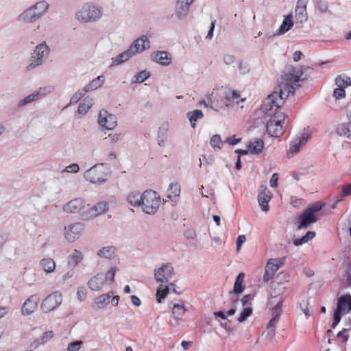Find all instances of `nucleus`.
Instances as JSON below:
<instances>
[{"label": "nucleus", "mask_w": 351, "mask_h": 351, "mask_svg": "<svg viewBox=\"0 0 351 351\" xmlns=\"http://www.w3.org/2000/svg\"><path fill=\"white\" fill-rule=\"evenodd\" d=\"M302 66L289 67L278 80V86L275 90L264 101L263 112L271 117L267 123V133L274 137H279L284 134L285 125L288 124L287 116L278 110L284 104L290 95L295 93V86L298 83L306 80Z\"/></svg>", "instance_id": "obj_1"}, {"label": "nucleus", "mask_w": 351, "mask_h": 351, "mask_svg": "<svg viewBox=\"0 0 351 351\" xmlns=\"http://www.w3.org/2000/svg\"><path fill=\"white\" fill-rule=\"evenodd\" d=\"M150 48V42L147 37L143 35L134 40L129 48L121 53L112 58V65L117 66L123 64L134 56L141 53Z\"/></svg>", "instance_id": "obj_2"}, {"label": "nucleus", "mask_w": 351, "mask_h": 351, "mask_svg": "<svg viewBox=\"0 0 351 351\" xmlns=\"http://www.w3.org/2000/svg\"><path fill=\"white\" fill-rule=\"evenodd\" d=\"M103 15L104 8L101 5L86 2L76 11L75 19L80 23H93L99 21Z\"/></svg>", "instance_id": "obj_3"}, {"label": "nucleus", "mask_w": 351, "mask_h": 351, "mask_svg": "<svg viewBox=\"0 0 351 351\" xmlns=\"http://www.w3.org/2000/svg\"><path fill=\"white\" fill-rule=\"evenodd\" d=\"M111 176V171L104 163H98L84 171L83 177L87 182L104 184Z\"/></svg>", "instance_id": "obj_4"}, {"label": "nucleus", "mask_w": 351, "mask_h": 351, "mask_svg": "<svg viewBox=\"0 0 351 351\" xmlns=\"http://www.w3.org/2000/svg\"><path fill=\"white\" fill-rule=\"evenodd\" d=\"M118 271L117 267H112L107 272H99L92 276L88 281V288L93 291H100L107 285H112Z\"/></svg>", "instance_id": "obj_5"}, {"label": "nucleus", "mask_w": 351, "mask_h": 351, "mask_svg": "<svg viewBox=\"0 0 351 351\" xmlns=\"http://www.w3.org/2000/svg\"><path fill=\"white\" fill-rule=\"evenodd\" d=\"M323 204L316 202L310 205L307 208L303 210L300 215V224L298 229L306 228L311 224L315 223L319 220L318 213L322 209Z\"/></svg>", "instance_id": "obj_6"}, {"label": "nucleus", "mask_w": 351, "mask_h": 351, "mask_svg": "<svg viewBox=\"0 0 351 351\" xmlns=\"http://www.w3.org/2000/svg\"><path fill=\"white\" fill-rule=\"evenodd\" d=\"M160 205V197L152 190L145 191L142 193L141 208L149 215L154 214Z\"/></svg>", "instance_id": "obj_7"}, {"label": "nucleus", "mask_w": 351, "mask_h": 351, "mask_svg": "<svg viewBox=\"0 0 351 351\" xmlns=\"http://www.w3.org/2000/svg\"><path fill=\"white\" fill-rule=\"evenodd\" d=\"M50 49L45 42L38 45L32 53L27 69L30 71L43 64L49 55Z\"/></svg>", "instance_id": "obj_8"}, {"label": "nucleus", "mask_w": 351, "mask_h": 351, "mask_svg": "<svg viewBox=\"0 0 351 351\" xmlns=\"http://www.w3.org/2000/svg\"><path fill=\"white\" fill-rule=\"evenodd\" d=\"M351 311V295L346 294L339 298L337 307L334 312L333 328L340 322L342 315L348 313Z\"/></svg>", "instance_id": "obj_9"}, {"label": "nucleus", "mask_w": 351, "mask_h": 351, "mask_svg": "<svg viewBox=\"0 0 351 351\" xmlns=\"http://www.w3.org/2000/svg\"><path fill=\"white\" fill-rule=\"evenodd\" d=\"M62 300V293L58 291H54L43 299L40 304V310L44 313H48L60 306Z\"/></svg>", "instance_id": "obj_10"}, {"label": "nucleus", "mask_w": 351, "mask_h": 351, "mask_svg": "<svg viewBox=\"0 0 351 351\" xmlns=\"http://www.w3.org/2000/svg\"><path fill=\"white\" fill-rule=\"evenodd\" d=\"M84 230V225L81 222L69 223L64 227V239L69 243L80 239Z\"/></svg>", "instance_id": "obj_11"}, {"label": "nucleus", "mask_w": 351, "mask_h": 351, "mask_svg": "<svg viewBox=\"0 0 351 351\" xmlns=\"http://www.w3.org/2000/svg\"><path fill=\"white\" fill-rule=\"evenodd\" d=\"M97 123L102 129L112 130L117 126V118L114 114L102 109L99 112Z\"/></svg>", "instance_id": "obj_12"}, {"label": "nucleus", "mask_w": 351, "mask_h": 351, "mask_svg": "<svg viewBox=\"0 0 351 351\" xmlns=\"http://www.w3.org/2000/svg\"><path fill=\"white\" fill-rule=\"evenodd\" d=\"M173 267L171 264H164L154 270V279L157 282L172 285L169 282L173 275Z\"/></svg>", "instance_id": "obj_13"}, {"label": "nucleus", "mask_w": 351, "mask_h": 351, "mask_svg": "<svg viewBox=\"0 0 351 351\" xmlns=\"http://www.w3.org/2000/svg\"><path fill=\"white\" fill-rule=\"evenodd\" d=\"M86 206V199L75 197L62 206V211L66 214H77L83 212Z\"/></svg>", "instance_id": "obj_14"}, {"label": "nucleus", "mask_w": 351, "mask_h": 351, "mask_svg": "<svg viewBox=\"0 0 351 351\" xmlns=\"http://www.w3.org/2000/svg\"><path fill=\"white\" fill-rule=\"evenodd\" d=\"M108 209V204L106 202H99L93 206L88 208L81 213V219L88 221L92 219L99 215L106 212Z\"/></svg>", "instance_id": "obj_15"}, {"label": "nucleus", "mask_w": 351, "mask_h": 351, "mask_svg": "<svg viewBox=\"0 0 351 351\" xmlns=\"http://www.w3.org/2000/svg\"><path fill=\"white\" fill-rule=\"evenodd\" d=\"M289 280V276L285 272L279 273L277 275L276 280L271 283V295H279L280 293H283L288 287Z\"/></svg>", "instance_id": "obj_16"}, {"label": "nucleus", "mask_w": 351, "mask_h": 351, "mask_svg": "<svg viewBox=\"0 0 351 351\" xmlns=\"http://www.w3.org/2000/svg\"><path fill=\"white\" fill-rule=\"evenodd\" d=\"M195 0H176L174 7L175 16L178 21L184 20L190 10V7Z\"/></svg>", "instance_id": "obj_17"}, {"label": "nucleus", "mask_w": 351, "mask_h": 351, "mask_svg": "<svg viewBox=\"0 0 351 351\" xmlns=\"http://www.w3.org/2000/svg\"><path fill=\"white\" fill-rule=\"evenodd\" d=\"M310 138V134L307 132L303 133L301 136L295 138L291 143L287 155L288 158L293 157L295 154L298 153L302 146L306 145Z\"/></svg>", "instance_id": "obj_18"}, {"label": "nucleus", "mask_w": 351, "mask_h": 351, "mask_svg": "<svg viewBox=\"0 0 351 351\" xmlns=\"http://www.w3.org/2000/svg\"><path fill=\"white\" fill-rule=\"evenodd\" d=\"M40 297L38 294L30 295L22 305L21 313L23 316H28L34 313L38 306Z\"/></svg>", "instance_id": "obj_19"}, {"label": "nucleus", "mask_w": 351, "mask_h": 351, "mask_svg": "<svg viewBox=\"0 0 351 351\" xmlns=\"http://www.w3.org/2000/svg\"><path fill=\"white\" fill-rule=\"evenodd\" d=\"M272 197V193L269 189L264 185H262L259 188V192L258 195V202L261 210L265 213L269 210V202Z\"/></svg>", "instance_id": "obj_20"}, {"label": "nucleus", "mask_w": 351, "mask_h": 351, "mask_svg": "<svg viewBox=\"0 0 351 351\" xmlns=\"http://www.w3.org/2000/svg\"><path fill=\"white\" fill-rule=\"evenodd\" d=\"M186 311V308L183 303L173 304L171 311L172 319L169 321V325L171 328H176L180 325L182 316Z\"/></svg>", "instance_id": "obj_21"}, {"label": "nucleus", "mask_w": 351, "mask_h": 351, "mask_svg": "<svg viewBox=\"0 0 351 351\" xmlns=\"http://www.w3.org/2000/svg\"><path fill=\"white\" fill-rule=\"evenodd\" d=\"M307 2L308 0H298L295 9V19L296 23L303 24L307 21Z\"/></svg>", "instance_id": "obj_22"}, {"label": "nucleus", "mask_w": 351, "mask_h": 351, "mask_svg": "<svg viewBox=\"0 0 351 351\" xmlns=\"http://www.w3.org/2000/svg\"><path fill=\"white\" fill-rule=\"evenodd\" d=\"M283 300L280 297L276 295H272L270 298L268 306L269 309L271 311V315L273 317H278V319L280 317L282 313V306Z\"/></svg>", "instance_id": "obj_23"}, {"label": "nucleus", "mask_w": 351, "mask_h": 351, "mask_svg": "<svg viewBox=\"0 0 351 351\" xmlns=\"http://www.w3.org/2000/svg\"><path fill=\"white\" fill-rule=\"evenodd\" d=\"M35 14L38 20L41 19L49 10V3L45 0H41L29 6Z\"/></svg>", "instance_id": "obj_24"}, {"label": "nucleus", "mask_w": 351, "mask_h": 351, "mask_svg": "<svg viewBox=\"0 0 351 351\" xmlns=\"http://www.w3.org/2000/svg\"><path fill=\"white\" fill-rule=\"evenodd\" d=\"M279 261L278 259H269L265 269V274L263 276V280L267 282L271 280L279 269Z\"/></svg>", "instance_id": "obj_25"}, {"label": "nucleus", "mask_w": 351, "mask_h": 351, "mask_svg": "<svg viewBox=\"0 0 351 351\" xmlns=\"http://www.w3.org/2000/svg\"><path fill=\"white\" fill-rule=\"evenodd\" d=\"M38 21L35 14L29 7L20 13L16 17V21L21 24H32Z\"/></svg>", "instance_id": "obj_26"}, {"label": "nucleus", "mask_w": 351, "mask_h": 351, "mask_svg": "<svg viewBox=\"0 0 351 351\" xmlns=\"http://www.w3.org/2000/svg\"><path fill=\"white\" fill-rule=\"evenodd\" d=\"M152 60L162 65L169 66L171 63V57L168 52L165 51H158L152 53Z\"/></svg>", "instance_id": "obj_27"}, {"label": "nucleus", "mask_w": 351, "mask_h": 351, "mask_svg": "<svg viewBox=\"0 0 351 351\" xmlns=\"http://www.w3.org/2000/svg\"><path fill=\"white\" fill-rule=\"evenodd\" d=\"M293 17L292 14L284 16L282 23L276 32L277 36H281L289 32L293 27Z\"/></svg>", "instance_id": "obj_28"}, {"label": "nucleus", "mask_w": 351, "mask_h": 351, "mask_svg": "<svg viewBox=\"0 0 351 351\" xmlns=\"http://www.w3.org/2000/svg\"><path fill=\"white\" fill-rule=\"evenodd\" d=\"M54 337V332L53 330H47L43 333L40 338L34 339L31 343L30 347L36 349L41 345H45Z\"/></svg>", "instance_id": "obj_29"}, {"label": "nucleus", "mask_w": 351, "mask_h": 351, "mask_svg": "<svg viewBox=\"0 0 351 351\" xmlns=\"http://www.w3.org/2000/svg\"><path fill=\"white\" fill-rule=\"evenodd\" d=\"M84 259L82 252L77 249H74L69 255L67 264L72 267H76Z\"/></svg>", "instance_id": "obj_30"}, {"label": "nucleus", "mask_w": 351, "mask_h": 351, "mask_svg": "<svg viewBox=\"0 0 351 351\" xmlns=\"http://www.w3.org/2000/svg\"><path fill=\"white\" fill-rule=\"evenodd\" d=\"M264 147V142L261 138L251 139L247 145L249 152L252 154H260Z\"/></svg>", "instance_id": "obj_31"}, {"label": "nucleus", "mask_w": 351, "mask_h": 351, "mask_svg": "<svg viewBox=\"0 0 351 351\" xmlns=\"http://www.w3.org/2000/svg\"><path fill=\"white\" fill-rule=\"evenodd\" d=\"M116 247L112 245L101 247L97 252V255L101 258L112 259L116 254Z\"/></svg>", "instance_id": "obj_32"}, {"label": "nucleus", "mask_w": 351, "mask_h": 351, "mask_svg": "<svg viewBox=\"0 0 351 351\" xmlns=\"http://www.w3.org/2000/svg\"><path fill=\"white\" fill-rule=\"evenodd\" d=\"M93 104H94L93 98L90 97L89 96H87L86 97H85V99L83 100V101L80 104L78 108H77V113L84 116L91 108V107L93 106Z\"/></svg>", "instance_id": "obj_33"}, {"label": "nucleus", "mask_w": 351, "mask_h": 351, "mask_svg": "<svg viewBox=\"0 0 351 351\" xmlns=\"http://www.w3.org/2000/svg\"><path fill=\"white\" fill-rule=\"evenodd\" d=\"M113 295V291L102 294L95 299V304L97 308L100 309L106 307L110 303V299Z\"/></svg>", "instance_id": "obj_34"}, {"label": "nucleus", "mask_w": 351, "mask_h": 351, "mask_svg": "<svg viewBox=\"0 0 351 351\" xmlns=\"http://www.w3.org/2000/svg\"><path fill=\"white\" fill-rule=\"evenodd\" d=\"M336 133L339 136L351 139V122L339 125L336 129Z\"/></svg>", "instance_id": "obj_35"}, {"label": "nucleus", "mask_w": 351, "mask_h": 351, "mask_svg": "<svg viewBox=\"0 0 351 351\" xmlns=\"http://www.w3.org/2000/svg\"><path fill=\"white\" fill-rule=\"evenodd\" d=\"M180 186L177 182H172L169 184L167 191V197L170 199H174L180 195Z\"/></svg>", "instance_id": "obj_36"}, {"label": "nucleus", "mask_w": 351, "mask_h": 351, "mask_svg": "<svg viewBox=\"0 0 351 351\" xmlns=\"http://www.w3.org/2000/svg\"><path fill=\"white\" fill-rule=\"evenodd\" d=\"M186 117L189 119L191 125L193 128L196 127L195 122L203 118L204 114L200 110H195L193 111L188 112Z\"/></svg>", "instance_id": "obj_37"}, {"label": "nucleus", "mask_w": 351, "mask_h": 351, "mask_svg": "<svg viewBox=\"0 0 351 351\" xmlns=\"http://www.w3.org/2000/svg\"><path fill=\"white\" fill-rule=\"evenodd\" d=\"M40 265L47 273H51L56 268L55 261L49 257L43 258L40 262Z\"/></svg>", "instance_id": "obj_38"}, {"label": "nucleus", "mask_w": 351, "mask_h": 351, "mask_svg": "<svg viewBox=\"0 0 351 351\" xmlns=\"http://www.w3.org/2000/svg\"><path fill=\"white\" fill-rule=\"evenodd\" d=\"M142 194L136 192L130 193L127 197L128 203L134 207L141 206Z\"/></svg>", "instance_id": "obj_39"}, {"label": "nucleus", "mask_w": 351, "mask_h": 351, "mask_svg": "<svg viewBox=\"0 0 351 351\" xmlns=\"http://www.w3.org/2000/svg\"><path fill=\"white\" fill-rule=\"evenodd\" d=\"M335 83L337 87L345 90L351 85V79L345 75H339L336 78Z\"/></svg>", "instance_id": "obj_40"}, {"label": "nucleus", "mask_w": 351, "mask_h": 351, "mask_svg": "<svg viewBox=\"0 0 351 351\" xmlns=\"http://www.w3.org/2000/svg\"><path fill=\"white\" fill-rule=\"evenodd\" d=\"M223 143L219 134L213 135L210 140V145L215 152L221 149Z\"/></svg>", "instance_id": "obj_41"}, {"label": "nucleus", "mask_w": 351, "mask_h": 351, "mask_svg": "<svg viewBox=\"0 0 351 351\" xmlns=\"http://www.w3.org/2000/svg\"><path fill=\"white\" fill-rule=\"evenodd\" d=\"M150 75V72L147 70L141 71L133 76L132 82L133 83H143L149 77Z\"/></svg>", "instance_id": "obj_42"}, {"label": "nucleus", "mask_w": 351, "mask_h": 351, "mask_svg": "<svg viewBox=\"0 0 351 351\" xmlns=\"http://www.w3.org/2000/svg\"><path fill=\"white\" fill-rule=\"evenodd\" d=\"M105 82V77L104 75H99L97 77L93 80L87 86L88 90H96L103 85Z\"/></svg>", "instance_id": "obj_43"}, {"label": "nucleus", "mask_w": 351, "mask_h": 351, "mask_svg": "<svg viewBox=\"0 0 351 351\" xmlns=\"http://www.w3.org/2000/svg\"><path fill=\"white\" fill-rule=\"evenodd\" d=\"M315 236V232L313 231H308L304 236L301 239H297L293 240V244L295 246H299L302 244L307 243L311 239H313Z\"/></svg>", "instance_id": "obj_44"}, {"label": "nucleus", "mask_w": 351, "mask_h": 351, "mask_svg": "<svg viewBox=\"0 0 351 351\" xmlns=\"http://www.w3.org/2000/svg\"><path fill=\"white\" fill-rule=\"evenodd\" d=\"M245 277V274L243 273H240L235 280L234 285V289L233 292L235 293H241L243 291V288L242 286L243 279Z\"/></svg>", "instance_id": "obj_45"}, {"label": "nucleus", "mask_w": 351, "mask_h": 351, "mask_svg": "<svg viewBox=\"0 0 351 351\" xmlns=\"http://www.w3.org/2000/svg\"><path fill=\"white\" fill-rule=\"evenodd\" d=\"M38 99H39V98H38V95H36V92L34 91L32 94L25 97L24 99H21L19 102L18 106H19V107H23V106L27 105L34 101H36Z\"/></svg>", "instance_id": "obj_46"}, {"label": "nucleus", "mask_w": 351, "mask_h": 351, "mask_svg": "<svg viewBox=\"0 0 351 351\" xmlns=\"http://www.w3.org/2000/svg\"><path fill=\"white\" fill-rule=\"evenodd\" d=\"M252 313V308L251 306L243 307V311L239 315L237 320L239 322H245Z\"/></svg>", "instance_id": "obj_47"}, {"label": "nucleus", "mask_w": 351, "mask_h": 351, "mask_svg": "<svg viewBox=\"0 0 351 351\" xmlns=\"http://www.w3.org/2000/svg\"><path fill=\"white\" fill-rule=\"evenodd\" d=\"M317 8L322 14H331V11L328 8V4L323 0L317 1Z\"/></svg>", "instance_id": "obj_48"}, {"label": "nucleus", "mask_w": 351, "mask_h": 351, "mask_svg": "<svg viewBox=\"0 0 351 351\" xmlns=\"http://www.w3.org/2000/svg\"><path fill=\"white\" fill-rule=\"evenodd\" d=\"M169 293V287L167 285H161L157 289L156 296L157 300L159 302H161V300L164 299Z\"/></svg>", "instance_id": "obj_49"}, {"label": "nucleus", "mask_w": 351, "mask_h": 351, "mask_svg": "<svg viewBox=\"0 0 351 351\" xmlns=\"http://www.w3.org/2000/svg\"><path fill=\"white\" fill-rule=\"evenodd\" d=\"M169 129V123L167 121L163 122L159 127L157 138L167 137V132Z\"/></svg>", "instance_id": "obj_50"}, {"label": "nucleus", "mask_w": 351, "mask_h": 351, "mask_svg": "<svg viewBox=\"0 0 351 351\" xmlns=\"http://www.w3.org/2000/svg\"><path fill=\"white\" fill-rule=\"evenodd\" d=\"M227 99L229 101H232L234 103L239 104V101H244L245 98H241L239 93L237 90H233L228 95H227Z\"/></svg>", "instance_id": "obj_51"}, {"label": "nucleus", "mask_w": 351, "mask_h": 351, "mask_svg": "<svg viewBox=\"0 0 351 351\" xmlns=\"http://www.w3.org/2000/svg\"><path fill=\"white\" fill-rule=\"evenodd\" d=\"M53 87L51 86H48L45 87L40 88L38 90H36V93L38 95L39 99L43 98L47 95L51 93L53 91Z\"/></svg>", "instance_id": "obj_52"}, {"label": "nucleus", "mask_w": 351, "mask_h": 351, "mask_svg": "<svg viewBox=\"0 0 351 351\" xmlns=\"http://www.w3.org/2000/svg\"><path fill=\"white\" fill-rule=\"evenodd\" d=\"M80 171V166L77 163H72L66 166L61 172L62 174L64 173H77Z\"/></svg>", "instance_id": "obj_53"}, {"label": "nucleus", "mask_w": 351, "mask_h": 351, "mask_svg": "<svg viewBox=\"0 0 351 351\" xmlns=\"http://www.w3.org/2000/svg\"><path fill=\"white\" fill-rule=\"evenodd\" d=\"M238 69L241 75H246L250 71V66L247 62L241 61L239 63Z\"/></svg>", "instance_id": "obj_54"}, {"label": "nucleus", "mask_w": 351, "mask_h": 351, "mask_svg": "<svg viewBox=\"0 0 351 351\" xmlns=\"http://www.w3.org/2000/svg\"><path fill=\"white\" fill-rule=\"evenodd\" d=\"M83 344L82 341H75L68 344L67 351H79Z\"/></svg>", "instance_id": "obj_55"}, {"label": "nucleus", "mask_w": 351, "mask_h": 351, "mask_svg": "<svg viewBox=\"0 0 351 351\" xmlns=\"http://www.w3.org/2000/svg\"><path fill=\"white\" fill-rule=\"evenodd\" d=\"M222 61L226 65H232L235 62V57L232 54L226 53L223 56Z\"/></svg>", "instance_id": "obj_56"}, {"label": "nucleus", "mask_w": 351, "mask_h": 351, "mask_svg": "<svg viewBox=\"0 0 351 351\" xmlns=\"http://www.w3.org/2000/svg\"><path fill=\"white\" fill-rule=\"evenodd\" d=\"M333 96L336 99H340L346 97L345 90L337 87L333 92Z\"/></svg>", "instance_id": "obj_57"}, {"label": "nucleus", "mask_w": 351, "mask_h": 351, "mask_svg": "<svg viewBox=\"0 0 351 351\" xmlns=\"http://www.w3.org/2000/svg\"><path fill=\"white\" fill-rule=\"evenodd\" d=\"M87 291L84 287H80L78 288L77 291V298L80 301H84L86 298Z\"/></svg>", "instance_id": "obj_58"}, {"label": "nucleus", "mask_w": 351, "mask_h": 351, "mask_svg": "<svg viewBox=\"0 0 351 351\" xmlns=\"http://www.w3.org/2000/svg\"><path fill=\"white\" fill-rule=\"evenodd\" d=\"M252 299V297L250 294L244 295L241 299V303H242L243 306V307L251 306Z\"/></svg>", "instance_id": "obj_59"}, {"label": "nucleus", "mask_w": 351, "mask_h": 351, "mask_svg": "<svg viewBox=\"0 0 351 351\" xmlns=\"http://www.w3.org/2000/svg\"><path fill=\"white\" fill-rule=\"evenodd\" d=\"M10 313V308L7 306H0V320L5 318Z\"/></svg>", "instance_id": "obj_60"}, {"label": "nucleus", "mask_w": 351, "mask_h": 351, "mask_svg": "<svg viewBox=\"0 0 351 351\" xmlns=\"http://www.w3.org/2000/svg\"><path fill=\"white\" fill-rule=\"evenodd\" d=\"M108 138H110V141L111 143H116L120 141L121 134L120 133L110 134L108 135Z\"/></svg>", "instance_id": "obj_61"}, {"label": "nucleus", "mask_w": 351, "mask_h": 351, "mask_svg": "<svg viewBox=\"0 0 351 351\" xmlns=\"http://www.w3.org/2000/svg\"><path fill=\"white\" fill-rule=\"evenodd\" d=\"M241 141V138H236L234 136L227 138L224 143H226L230 145H235Z\"/></svg>", "instance_id": "obj_62"}, {"label": "nucleus", "mask_w": 351, "mask_h": 351, "mask_svg": "<svg viewBox=\"0 0 351 351\" xmlns=\"http://www.w3.org/2000/svg\"><path fill=\"white\" fill-rule=\"evenodd\" d=\"M263 335L267 339L271 340L274 337L276 332L274 329L267 328L266 331Z\"/></svg>", "instance_id": "obj_63"}, {"label": "nucleus", "mask_w": 351, "mask_h": 351, "mask_svg": "<svg viewBox=\"0 0 351 351\" xmlns=\"http://www.w3.org/2000/svg\"><path fill=\"white\" fill-rule=\"evenodd\" d=\"M342 195L348 196L351 195V183L342 187Z\"/></svg>", "instance_id": "obj_64"}]
</instances>
